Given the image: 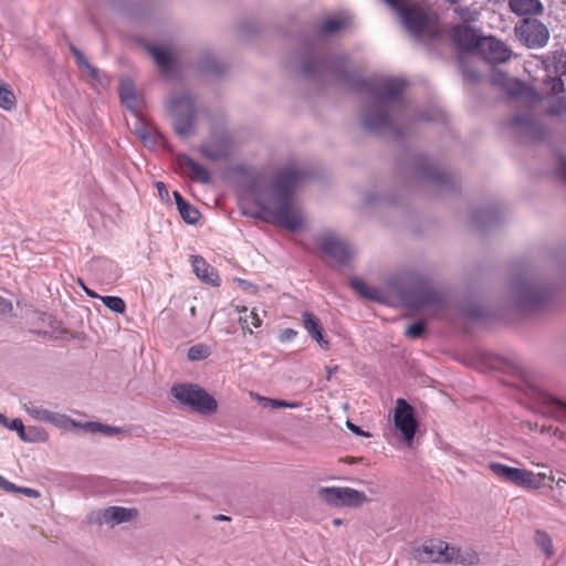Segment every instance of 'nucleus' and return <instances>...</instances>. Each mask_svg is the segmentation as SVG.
I'll return each mask as SVG.
<instances>
[{
    "label": "nucleus",
    "mask_w": 566,
    "mask_h": 566,
    "mask_svg": "<svg viewBox=\"0 0 566 566\" xmlns=\"http://www.w3.org/2000/svg\"><path fill=\"white\" fill-rule=\"evenodd\" d=\"M303 178L304 172L290 165L279 169L272 180L258 177L252 181L250 193L269 222L290 231L303 226V210L295 199V191Z\"/></svg>",
    "instance_id": "obj_1"
},
{
    "label": "nucleus",
    "mask_w": 566,
    "mask_h": 566,
    "mask_svg": "<svg viewBox=\"0 0 566 566\" xmlns=\"http://www.w3.org/2000/svg\"><path fill=\"white\" fill-rule=\"evenodd\" d=\"M406 82L400 77L380 76L361 81L366 107L363 125L370 132H395L398 112L402 108L400 95Z\"/></svg>",
    "instance_id": "obj_2"
},
{
    "label": "nucleus",
    "mask_w": 566,
    "mask_h": 566,
    "mask_svg": "<svg viewBox=\"0 0 566 566\" xmlns=\"http://www.w3.org/2000/svg\"><path fill=\"white\" fill-rule=\"evenodd\" d=\"M166 108L178 136L187 138L195 134L199 108L191 91L179 88L171 92L166 99Z\"/></svg>",
    "instance_id": "obj_3"
},
{
    "label": "nucleus",
    "mask_w": 566,
    "mask_h": 566,
    "mask_svg": "<svg viewBox=\"0 0 566 566\" xmlns=\"http://www.w3.org/2000/svg\"><path fill=\"white\" fill-rule=\"evenodd\" d=\"M170 394L182 407L201 415H211L218 409L217 400L198 385H174Z\"/></svg>",
    "instance_id": "obj_4"
},
{
    "label": "nucleus",
    "mask_w": 566,
    "mask_h": 566,
    "mask_svg": "<svg viewBox=\"0 0 566 566\" xmlns=\"http://www.w3.org/2000/svg\"><path fill=\"white\" fill-rule=\"evenodd\" d=\"M511 293L517 306L533 310L548 300L551 289L534 277H520L514 281Z\"/></svg>",
    "instance_id": "obj_5"
},
{
    "label": "nucleus",
    "mask_w": 566,
    "mask_h": 566,
    "mask_svg": "<svg viewBox=\"0 0 566 566\" xmlns=\"http://www.w3.org/2000/svg\"><path fill=\"white\" fill-rule=\"evenodd\" d=\"M407 305L412 310H431L434 315H443L450 307L448 297L437 289L418 284L405 298Z\"/></svg>",
    "instance_id": "obj_6"
},
{
    "label": "nucleus",
    "mask_w": 566,
    "mask_h": 566,
    "mask_svg": "<svg viewBox=\"0 0 566 566\" xmlns=\"http://www.w3.org/2000/svg\"><path fill=\"white\" fill-rule=\"evenodd\" d=\"M385 1L399 12L401 22L413 34H421L432 22V14L429 9L418 6H405V0Z\"/></svg>",
    "instance_id": "obj_7"
},
{
    "label": "nucleus",
    "mask_w": 566,
    "mask_h": 566,
    "mask_svg": "<svg viewBox=\"0 0 566 566\" xmlns=\"http://www.w3.org/2000/svg\"><path fill=\"white\" fill-rule=\"evenodd\" d=\"M138 516L139 512L135 507L108 506L91 511L87 514V523L114 528L119 524L134 522Z\"/></svg>",
    "instance_id": "obj_8"
},
{
    "label": "nucleus",
    "mask_w": 566,
    "mask_h": 566,
    "mask_svg": "<svg viewBox=\"0 0 566 566\" xmlns=\"http://www.w3.org/2000/svg\"><path fill=\"white\" fill-rule=\"evenodd\" d=\"M517 40L528 49L544 48L551 36L548 28L537 19H524L514 28Z\"/></svg>",
    "instance_id": "obj_9"
},
{
    "label": "nucleus",
    "mask_w": 566,
    "mask_h": 566,
    "mask_svg": "<svg viewBox=\"0 0 566 566\" xmlns=\"http://www.w3.org/2000/svg\"><path fill=\"white\" fill-rule=\"evenodd\" d=\"M533 395L544 415L566 426V400H562L544 389H535ZM553 434L559 440H566V432L558 428L554 429Z\"/></svg>",
    "instance_id": "obj_10"
},
{
    "label": "nucleus",
    "mask_w": 566,
    "mask_h": 566,
    "mask_svg": "<svg viewBox=\"0 0 566 566\" xmlns=\"http://www.w3.org/2000/svg\"><path fill=\"white\" fill-rule=\"evenodd\" d=\"M318 495L326 503L338 507H359L368 502L363 491L345 486L321 488Z\"/></svg>",
    "instance_id": "obj_11"
},
{
    "label": "nucleus",
    "mask_w": 566,
    "mask_h": 566,
    "mask_svg": "<svg viewBox=\"0 0 566 566\" xmlns=\"http://www.w3.org/2000/svg\"><path fill=\"white\" fill-rule=\"evenodd\" d=\"M394 424L397 431L400 432L403 441L411 446L418 428V421L413 407L403 398L396 400Z\"/></svg>",
    "instance_id": "obj_12"
},
{
    "label": "nucleus",
    "mask_w": 566,
    "mask_h": 566,
    "mask_svg": "<svg viewBox=\"0 0 566 566\" xmlns=\"http://www.w3.org/2000/svg\"><path fill=\"white\" fill-rule=\"evenodd\" d=\"M318 248L335 262L343 264L354 255V249L343 239L333 233H326L318 238Z\"/></svg>",
    "instance_id": "obj_13"
},
{
    "label": "nucleus",
    "mask_w": 566,
    "mask_h": 566,
    "mask_svg": "<svg viewBox=\"0 0 566 566\" xmlns=\"http://www.w3.org/2000/svg\"><path fill=\"white\" fill-rule=\"evenodd\" d=\"M300 72L305 77L327 78V76L340 80L344 75L343 66L336 65L334 62H323L314 59L305 61Z\"/></svg>",
    "instance_id": "obj_14"
},
{
    "label": "nucleus",
    "mask_w": 566,
    "mask_h": 566,
    "mask_svg": "<svg viewBox=\"0 0 566 566\" xmlns=\"http://www.w3.org/2000/svg\"><path fill=\"white\" fill-rule=\"evenodd\" d=\"M450 544L438 538L426 541L416 557L422 563H449Z\"/></svg>",
    "instance_id": "obj_15"
},
{
    "label": "nucleus",
    "mask_w": 566,
    "mask_h": 566,
    "mask_svg": "<svg viewBox=\"0 0 566 566\" xmlns=\"http://www.w3.org/2000/svg\"><path fill=\"white\" fill-rule=\"evenodd\" d=\"M478 49L484 59L491 63H504L512 56L511 49L503 41L493 36L480 39Z\"/></svg>",
    "instance_id": "obj_16"
},
{
    "label": "nucleus",
    "mask_w": 566,
    "mask_h": 566,
    "mask_svg": "<svg viewBox=\"0 0 566 566\" xmlns=\"http://www.w3.org/2000/svg\"><path fill=\"white\" fill-rule=\"evenodd\" d=\"M176 163L180 172L189 177L192 181L209 184L210 172L202 165L195 161L188 155L179 154L176 157Z\"/></svg>",
    "instance_id": "obj_17"
},
{
    "label": "nucleus",
    "mask_w": 566,
    "mask_h": 566,
    "mask_svg": "<svg viewBox=\"0 0 566 566\" xmlns=\"http://www.w3.org/2000/svg\"><path fill=\"white\" fill-rule=\"evenodd\" d=\"M511 124L518 133L532 139H538L545 133L544 126L530 114L514 116Z\"/></svg>",
    "instance_id": "obj_18"
},
{
    "label": "nucleus",
    "mask_w": 566,
    "mask_h": 566,
    "mask_svg": "<svg viewBox=\"0 0 566 566\" xmlns=\"http://www.w3.org/2000/svg\"><path fill=\"white\" fill-rule=\"evenodd\" d=\"M303 326L310 336L321 346L323 349L329 348V342L323 335V328L319 319L310 312L302 314Z\"/></svg>",
    "instance_id": "obj_19"
},
{
    "label": "nucleus",
    "mask_w": 566,
    "mask_h": 566,
    "mask_svg": "<svg viewBox=\"0 0 566 566\" xmlns=\"http://www.w3.org/2000/svg\"><path fill=\"white\" fill-rule=\"evenodd\" d=\"M119 96L122 103L132 111L135 115L137 114L140 105V101L135 92V85L132 78L122 77L119 81Z\"/></svg>",
    "instance_id": "obj_20"
},
{
    "label": "nucleus",
    "mask_w": 566,
    "mask_h": 566,
    "mask_svg": "<svg viewBox=\"0 0 566 566\" xmlns=\"http://www.w3.org/2000/svg\"><path fill=\"white\" fill-rule=\"evenodd\" d=\"M452 39L458 46L464 50L479 48L480 39L470 27L457 25L452 29Z\"/></svg>",
    "instance_id": "obj_21"
},
{
    "label": "nucleus",
    "mask_w": 566,
    "mask_h": 566,
    "mask_svg": "<svg viewBox=\"0 0 566 566\" xmlns=\"http://www.w3.org/2000/svg\"><path fill=\"white\" fill-rule=\"evenodd\" d=\"M191 264L193 268V272L201 281L211 284H219V276L216 273L214 269L209 265L206 260L199 255L191 256Z\"/></svg>",
    "instance_id": "obj_22"
},
{
    "label": "nucleus",
    "mask_w": 566,
    "mask_h": 566,
    "mask_svg": "<svg viewBox=\"0 0 566 566\" xmlns=\"http://www.w3.org/2000/svg\"><path fill=\"white\" fill-rule=\"evenodd\" d=\"M509 7L513 13L520 17L538 15L544 10L541 0H510Z\"/></svg>",
    "instance_id": "obj_23"
},
{
    "label": "nucleus",
    "mask_w": 566,
    "mask_h": 566,
    "mask_svg": "<svg viewBox=\"0 0 566 566\" xmlns=\"http://www.w3.org/2000/svg\"><path fill=\"white\" fill-rule=\"evenodd\" d=\"M200 154L210 160L223 159L229 154L228 144L224 140H209L203 143L199 148Z\"/></svg>",
    "instance_id": "obj_24"
},
{
    "label": "nucleus",
    "mask_w": 566,
    "mask_h": 566,
    "mask_svg": "<svg viewBox=\"0 0 566 566\" xmlns=\"http://www.w3.org/2000/svg\"><path fill=\"white\" fill-rule=\"evenodd\" d=\"M133 132L138 136L144 145L149 147L156 145L159 138V133L156 130V128L138 116H136Z\"/></svg>",
    "instance_id": "obj_25"
},
{
    "label": "nucleus",
    "mask_w": 566,
    "mask_h": 566,
    "mask_svg": "<svg viewBox=\"0 0 566 566\" xmlns=\"http://www.w3.org/2000/svg\"><path fill=\"white\" fill-rule=\"evenodd\" d=\"M491 471L497 476L505 481L512 482L518 486L523 482L524 469L512 468L503 463L492 462L490 463Z\"/></svg>",
    "instance_id": "obj_26"
},
{
    "label": "nucleus",
    "mask_w": 566,
    "mask_h": 566,
    "mask_svg": "<svg viewBox=\"0 0 566 566\" xmlns=\"http://www.w3.org/2000/svg\"><path fill=\"white\" fill-rule=\"evenodd\" d=\"M491 471L497 476L505 481L512 482L518 486L523 482L524 469L512 468L503 463L492 462L490 463Z\"/></svg>",
    "instance_id": "obj_27"
},
{
    "label": "nucleus",
    "mask_w": 566,
    "mask_h": 566,
    "mask_svg": "<svg viewBox=\"0 0 566 566\" xmlns=\"http://www.w3.org/2000/svg\"><path fill=\"white\" fill-rule=\"evenodd\" d=\"M491 471L497 476L505 481L512 482L518 486L523 482L524 469L512 468L503 463L492 462L490 463Z\"/></svg>",
    "instance_id": "obj_28"
},
{
    "label": "nucleus",
    "mask_w": 566,
    "mask_h": 566,
    "mask_svg": "<svg viewBox=\"0 0 566 566\" xmlns=\"http://www.w3.org/2000/svg\"><path fill=\"white\" fill-rule=\"evenodd\" d=\"M420 179L443 185L448 180V175L437 165L431 163H421L417 169Z\"/></svg>",
    "instance_id": "obj_29"
},
{
    "label": "nucleus",
    "mask_w": 566,
    "mask_h": 566,
    "mask_svg": "<svg viewBox=\"0 0 566 566\" xmlns=\"http://www.w3.org/2000/svg\"><path fill=\"white\" fill-rule=\"evenodd\" d=\"M449 563L475 565L479 563V555L472 548H461L450 545Z\"/></svg>",
    "instance_id": "obj_30"
},
{
    "label": "nucleus",
    "mask_w": 566,
    "mask_h": 566,
    "mask_svg": "<svg viewBox=\"0 0 566 566\" xmlns=\"http://www.w3.org/2000/svg\"><path fill=\"white\" fill-rule=\"evenodd\" d=\"M149 53L163 72H168L172 69L174 57L170 48L154 45L149 48Z\"/></svg>",
    "instance_id": "obj_31"
},
{
    "label": "nucleus",
    "mask_w": 566,
    "mask_h": 566,
    "mask_svg": "<svg viewBox=\"0 0 566 566\" xmlns=\"http://www.w3.org/2000/svg\"><path fill=\"white\" fill-rule=\"evenodd\" d=\"M493 83L502 86L510 95L514 97L523 95L528 88L523 82L506 77L504 74L494 76Z\"/></svg>",
    "instance_id": "obj_32"
},
{
    "label": "nucleus",
    "mask_w": 566,
    "mask_h": 566,
    "mask_svg": "<svg viewBox=\"0 0 566 566\" xmlns=\"http://www.w3.org/2000/svg\"><path fill=\"white\" fill-rule=\"evenodd\" d=\"M237 311L241 314L239 322L242 326V329H247L249 333H252V328H258L262 324V319L260 318L259 314L256 313L255 308L248 312V308L242 306H237Z\"/></svg>",
    "instance_id": "obj_33"
},
{
    "label": "nucleus",
    "mask_w": 566,
    "mask_h": 566,
    "mask_svg": "<svg viewBox=\"0 0 566 566\" xmlns=\"http://www.w3.org/2000/svg\"><path fill=\"white\" fill-rule=\"evenodd\" d=\"M534 543L546 558H552L555 555L553 539L547 532L537 530L534 534Z\"/></svg>",
    "instance_id": "obj_34"
},
{
    "label": "nucleus",
    "mask_w": 566,
    "mask_h": 566,
    "mask_svg": "<svg viewBox=\"0 0 566 566\" xmlns=\"http://www.w3.org/2000/svg\"><path fill=\"white\" fill-rule=\"evenodd\" d=\"M546 69L559 75H566V52L556 51L551 53L546 60Z\"/></svg>",
    "instance_id": "obj_35"
},
{
    "label": "nucleus",
    "mask_w": 566,
    "mask_h": 566,
    "mask_svg": "<svg viewBox=\"0 0 566 566\" xmlns=\"http://www.w3.org/2000/svg\"><path fill=\"white\" fill-rule=\"evenodd\" d=\"M19 438L29 443H35V442H46L49 440L48 432L40 427L30 426L25 428L23 426L22 432L20 433Z\"/></svg>",
    "instance_id": "obj_36"
},
{
    "label": "nucleus",
    "mask_w": 566,
    "mask_h": 566,
    "mask_svg": "<svg viewBox=\"0 0 566 566\" xmlns=\"http://www.w3.org/2000/svg\"><path fill=\"white\" fill-rule=\"evenodd\" d=\"M22 408L32 419L48 423L51 410L32 401L23 403Z\"/></svg>",
    "instance_id": "obj_37"
},
{
    "label": "nucleus",
    "mask_w": 566,
    "mask_h": 566,
    "mask_svg": "<svg viewBox=\"0 0 566 566\" xmlns=\"http://www.w3.org/2000/svg\"><path fill=\"white\" fill-rule=\"evenodd\" d=\"M350 286L365 298L379 300L380 297V292L376 287L368 285L360 279H353L350 281Z\"/></svg>",
    "instance_id": "obj_38"
},
{
    "label": "nucleus",
    "mask_w": 566,
    "mask_h": 566,
    "mask_svg": "<svg viewBox=\"0 0 566 566\" xmlns=\"http://www.w3.org/2000/svg\"><path fill=\"white\" fill-rule=\"evenodd\" d=\"M546 113L556 117L559 122L566 123V97L554 98L548 105Z\"/></svg>",
    "instance_id": "obj_39"
},
{
    "label": "nucleus",
    "mask_w": 566,
    "mask_h": 566,
    "mask_svg": "<svg viewBox=\"0 0 566 566\" xmlns=\"http://www.w3.org/2000/svg\"><path fill=\"white\" fill-rule=\"evenodd\" d=\"M48 423L53 424L54 427L62 430L74 429V426H77V421L70 418L69 416L60 412L51 411Z\"/></svg>",
    "instance_id": "obj_40"
},
{
    "label": "nucleus",
    "mask_w": 566,
    "mask_h": 566,
    "mask_svg": "<svg viewBox=\"0 0 566 566\" xmlns=\"http://www.w3.org/2000/svg\"><path fill=\"white\" fill-rule=\"evenodd\" d=\"M346 25V21L342 18H328L319 27L321 35H332L343 29Z\"/></svg>",
    "instance_id": "obj_41"
},
{
    "label": "nucleus",
    "mask_w": 566,
    "mask_h": 566,
    "mask_svg": "<svg viewBox=\"0 0 566 566\" xmlns=\"http://www.w3.org/2000/svg\"><path fill=\"white\" fill-rule=\"evenodd\" d=\"M71 51L76 59V63H77L78 67L87 71L92 75V77L96 78L97 70L90 64V62L84 57L82 52L74 45H71Z\"/></svg>",
    "instance_id": "obj_42"
},
{
    "label": "nucleus",
    "mask_w": 566,
    "mask_h": 566,
    "mask_svg": "<svg viewBox=\"0 0 566 566\" xmlns=\"http://www.w3.org/2000/svg\"><path fill=\"white\" fill-rule=\"evenodd\" d=\"M15 104L14 94L6 86L0 84V107L10 111Z\"/></svg>",
    "instance_id": "obj_43"
},
{
    "label": "nucleus",
    "mask_w": 566,
    "mask_h": 566,
    "mask_svg": "<svg viewBox=\"0 0 566 566\" xmlns=\"http://www.w3.org/2000/svg\"><path fill=\"white\" fill-rule=\"evenodd\" d=\"M178 211H179L181 218L187 223L193 224L199 220V217H200L199 211L195 207L189 205L188 202H186L182 207H180V209H178Z\"/></svg>",
    "instance_id": "obj_44"
},
{
    "label": "nucleus",
    "mask_w": 566,
    "mask_h": 566,
    "mask_svg": "<svg viewBox=\"0 0 566 566\" xmlns=\"http://www.w3.org/2000/svg\"><path fill=\"white\" fill-rule=\"evenodd\" d=\"M210 348L205 344H197L189 348L188 358L192 361L201 360L210 355Z\"/></svg>",
    "instance_id": "obj_45"
},
{
    "label": "nucleus",
    "mask_w": 566,
    "mask_h": 566,
    "mask_svg": "<svg viewBox=\"0 0 566 566\" xmlns=\"http://www.w3.org/2000/svg\"><path fill=\"white\" fill-rule=\"evenodd\" d=\"M103 304L115 313H124L125 302L118 296H101Z\"/></svg>",
    "instance_id": "obj_46"
},
{
    "label": "nucleus",
    "mask_w": 566,
    "mask_h": 566,
    "mask_svg": "<svg viewBox=\"0 0 566 566\" xmlns=\"http://www.w3.org/2000/svg\"><path fill=\"white\" fill-rule=\"evenodd\" d=\"M523 482L521 483V486L531 489V490H537L541 488V483L537 481V476L532 471H524L523 475Z\"/></svg>",
    "instance_id": "obj_47"
},
{
    "label": "nucleus",
    "mask_w": 566,
    "mask_h": 566,
    "mask_svg": "<svg viewBox=\"0 0 566 566\" xmlns=\"http://www.w3.org/2000/svg\"><path fill=\"white\" fill-rule=\"evenodd\" d=\"M0 424H2L3 427H6V428H8L10 430L17 431L18 436H20V433L22 432V428H23V422L19 418H15L13 420H9L2 413H0Z\"/></svg>",
    "instance_id": "obj_48"
},
{
    "label": "nucleus",
    "mask_w": 566,
    "mask_h": 566,
    "mask_svg": "<svg viewBox=\"0 0 566 566\" xmlns=\"http://www.w3.org/2000/svg\"><path fill=\"white\" fill-rule=\"evenodd\" d=\"M300 406H301V403L297 401L289 402L286 400L272 399V398H269V400H266V407H270L272 409H280V408L295 409V408H298Z\"/></svg>",
    "instance_id": "obj_49"
},
{
    "label": "nucleus",
    "mask_w": 566,
    "mask_h": 566,
    "mask_svg": "<svg viewBox=\"0 0 566 566\" xmlns=\"http://www.w3.org/2000/svg\"><path fill=\"white\" fill-rule=\"evenodd\" d=\"M546 84L549 85L551 91L555 94L563 93L565 91V83L558 76H548Z\"/></svg>",
    "instance_id": "obj_50"
},
{
    "label": "nucleus",
    "mask_w": 566,
    "mask_h": 566,
    "mask_svg": "<svg viewBox=\"0 0 566 566\" xmlns=\"http://www.w3.org/2000/svg\"><path fill=\"white\" fill-rule=\"evenodd\" d=\"M424 328H426V325L423 322L413 323L407 327L406 335L411 338H418L423 334Z\"/></svg>",
    "instance_id": "obj_51"
},
{
    "label": "nucleus",
    "mask_w": 566,
    "mask_h": 566,
    "mask_svg": "<svg viewBox=\"0 0 566 566\" xmlns=\"http://www.w3.org/2000/svg\"><path fill=\"white\" fill-rule=\"evenodd\" d=\"M98 428H99V422H96V421H90V422H84V423L77 421V426H74V429H81L88 433H97Z\"/></svg>",
    "instance_id": "obj_52"
},
{
    "label": "nucleus",
    "mask_w": 566,
    "mask_h": 566,
    "mask_svg": "<svg viewBox=\"0 0 566 566\" xmlns=\"http://www.w3.org/2000/svg\"><path fill=\"white\" fill-rule=\"evenodd\" d=\"M297 335V332L292 329V328H285L283 329L280 335H279V339L282 342V343H286V342H291L293 340Z\"/></svg>",
    "instance_id": "obj_53"
},
{
    "label": "nucleus",
    "mask_w": 566,
    "mask_h": 566,
    "mask_svg": "<svg viewBox=\"0 0 566 566\" xmlns=\"http://www.w3.org/2000/svg\"><path fill=\"white\" fill-rule=\"evenodd\" d=\"M120 432V429L117 427H111L108 424H103L99 422V428L97 433H102L104 436H114Z\"/></svg>",
    "instance_id": "obj_54"
},
{
    "label": "nucleus",
    "mask_w": 566,
    "mask_h": 566,
    "mask_svg": "<svg viewBox=\"0 0 566 566\" xmlns=\"http://www.w3.org/2000/svg\"><path fill=\"white\" fill-rule=\"evenodd\" d=\"M13 492L22 493L32 499H36L40 496V492L38 490L31 489V488H22V486L15 485V490Z\"/></svg>",
    "instance_id": "obj_55"
},
{
    "label": "nucleus",
    "mask_w": 566,
    "mask_h": 566,
    "mask_svg": "<svg viewBox=\"0 0 566 566\" xmlns=\"http://www.w3.org/2000/svg\"><path fill=\"white\" fill-rule=\"evenodd\" d=\"M454 11L464 21H471L474 19L469 8H457Z\"/></svg>",
    "instance_id": "obj_56"
},
{
    "label": "nucleus",
    "mask_w": 566,
    "mask_h": 566,
    "mask_svg": "<svg viewBox=\"0 0 566 566\" xmlns=\"http://www.w3.org/2000/svg\"><path fill=\"white\" fill-rule=\"evenodd\" d=\"M12 311V303L0 295V314H8Z\"/></svg>",
    "instance_id": "obj_57"
},
{
    "label": "nucleus",
    "mask_w": 566,
    "mask_h": 566,
    "mask_svg": "<svg viewBox=\"0 0 566 566\" xmlns=\"http://www.w3.org/2000/svg\"><path fill=\"white\" fill-rule=\"evenodd\" d=\"M156 188L158 190V195H159L161 200H168L169 199V192H168V189L166 188L164 182L158 181L156 184Z\"/></svg>",
    "instance_id": "obj_58"
},
{
    "label": "nucleus",
    "mask_w": 566,
    "mask_h": 566,
    "mask_svg": "<svg viewBox=\"0 0 566 566\" xmlns=\"http://www.w3.org/2000/svg\"><path fill=\"white\" fill-rule=\"evenodd\" d=\"M0 490H4L7 492L14 491L15 484L12 482L7 481L3 476L0 475Z\"/></svg>",
    "instance_id": "obj_59"
},
{
    "label": "nucleus",
    "mask_w": 566,
    "mask_h": 566,
    "mask_svg": "<svg viewBox=\"0 0 566 566\" xmlns=\"http://www.w3.org/2000/svg\"><path fill=\"white\" fill-rule=\"evenodd\" d=\"M346 426L356 436H367V433H365L358 426L354 424L350 421H347Z\"/></svg>",
    "instance_id": "obj_60"
},
{
    "label": "nucleus",
    "mask_w": 566,
    "mask_h": 566,
    "mask_svg": "<svg viewBox=\"0 0 566 566\" xmlns=\"http://www.w3.org/2000/svg\"><path fill=\"white\" fill-rule=\"evenodd\" d=\"M535 475L537 476L538 483H541V488L544 485V480L545 479H549V480L554 481V476L553 475H548L546 472L535 473Z\"/></svg>",
    "instance_id": "obj_61"
},
{
    "label": "nucleus",
    "mask_w": 566,
    "mask_h": 566,
    "mask_svg": "<svg viewBox=\"0 0 566 566\" xmlns=\"http://www.w3.org/2000/svg\"><path fill=\"white\" fill-rule=\"evenodd\" d=\"M174 198L178 209L187 202L178 191H174Z\"/></svg>",
    "instance_id": "obj_62"
},
{
    "label": "nucleus",
    "mask_w": 566,
    "mask_h": 566,
    "mask_svg": "<svg viewBox=\"0 0 566 566\" xmlns=\"http://www.w3.org/2000/svg\"><path fill=\"white\" fill-rule=\"evenodd\" d=\"M560 171L566 179V157H562L559 160Z\"/></svg>",
    "instance_id": "obj_63"
},
{
    "label": "nucleus",
    "mask_w": 566,
    "mask_h": 566,
    "mask_svg": "<svg viewBox=\"0 0 566 566\" xmlns=\"http://www.w3.org/2000/svg\"><path fill=\"white\" fill-rule=\"evenodd\" d=\"M560 171L566 179V157H562L559 160Z\"/></svg>",
    "instance_id": "obj_64"
}]
</instances>
